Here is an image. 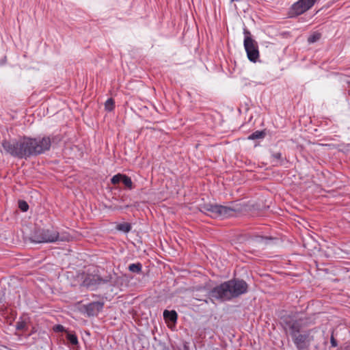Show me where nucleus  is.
Instances as JSON below:
<instances>
[{
	"label": "nucleus",
	"mask_w": 350,
	"mask_h": 350,
	"mask_svg": "<svg viewBox=\"0 0 350 350\" xmlns=\"http://www.w3.org/2000/svg\"><path fill=\"white\" fill-rule=\"evenodd\" d=\"M248 284L243 280L232 279L208 289L204 286H196L193 290V297L208 303V299L228 301L247 293Z\"/></svg>",
	"instance_id": "1"
},
{
	"label": "nucleus",
	"mask_w": 350,
	"mask_h": 350,
	"mask_svg": "<svg viewBox=\"0 0 350 350\" xmlns=\"http://www.w3.org/2000/svg\"><path fill=\"white\" fill-rule=\"evenodd\" d=\"M51 146L49 137H24L18 140L2 142L3 150L12 157L25 159L37 156L48 151Z\"/></svg>",
	"instance_id": "2"
},
{
	"label": "nucleus",
	"mask_w": 350,
	"mask_h": 350,
	"mask_svg": "<svg viewBox=\"0 0 350 350\" xmlns=\"http://www.w3.org/2000/svg\"><path fill=\"white\" fill-rule=\"evenodd\" d=\"M70 235L66 232H59L57 229L53 227L48 228H36L30 240L31 242L36 243H55L68 241L70 239Z\"/></svg>",
	"instance_id": "3"
},
{
	"label": "nucleus",
	"mask_w": 350,
	"mask_h": 350,
	"mask_svg": "<svg viewBox=\"0 0 350 350\" xmlns=\"http://www.w3.org/2000/svg\"><path fill=\"white\" fill-rule=\"evenodd\" d=\"M200 211L213 218H226L232 216L234 213V209L231 207L211 203L200 205Z\"/></svg>",
	"instance_id": "4"
},
{
	"label": "nucleus",
	"mask_w": 350,
	"mask_h": 350,
	"mask_svg": "<svg viewBox=\"0 0 350 350\" xmlns=\"http://www.w3.org/2000/svg\"><path fill=\"white\" fill-rule=\"evenodd\" d=\"M116 274H108L101 277L98 274H87L83 280V284L91 290L96 289L99 285L109 284L114 285L116 283Z\"/></svg>",
	"instance_id": "5"
},
{
	"label": "nucleus",
	"mask_w": 350,
	"mask_h": 350,
	"mask_svg": "<svg viewBox=\"0 0 350 350\" xmlns=\"http://www.w3.org/2000/svg\"><path fill=\"white\" fill-rule=\"evenodd\" d=\"M245 38L243 45L250 61L256 62L259 57V51L257 42L251 38L250 32L244 29Z\"/></svg>",
	"instance_id": "6"
},
{
	"label": "nucleus",
	"mask_w": 350,
	"mask_h": 350,
	"mask_svg": "<svg viewBox=\"0 0 350 350\" xmlns=\"http://www.w3.org/2000/svg\"><path fill=\"white\" fill-rule=\"evenodd\" d=\"M281 323L286 333L289 332L292 337L299 333L302 328L301 320L291 316L283 317Z\"/></svg>",
	"instance_id": "7"
},
{
	"label": "nucleus",
	"mask_w": 350,
	"mask_h": 350,
	"mask_svg": "<svg viewBox=\"0 0 350 350\" xmlns=\"http://www.w3.org/2000/svg\"><path fill=\"white\" fill-rule=\"evenodd\" d=\"M314 5V0H299L293 3L289 10L290 17L297 16L310 10Z\"/></svg>",
	"instance_id": "8"
},
{
	"label": "nucleus",
	"mask_w": 350,
	"mask_h": 350,
	"mask_svg": "<svg viewBox=\"0 0 350 350\" xmlns=\"http://www.w3.org/2000/svg\"><path fill=\"white\" fill-rule=\"evenodd\" d=\"M312 331V330L310 329L304 334L298 335L297 334L292 337L297 350H304L309 347L310 343L313 338V337L310 336Z\"/></svg>",
	"instance_id": "9"
},
{
	"label": "nucleus",
	"mask_w": 350,
	"mask_h": 350,
	"mask_svg": "<svg viewBox=\"0 0 350 350\" xmlns=\"http://www.w3.org/2000/svg\"><path fill=\"white\" fill-rule=\"evenodd\" d=\"M104 306L103 301H92L82 306V312L88 317L97 316L103 310Z\"/></svg>",
	"instance_id": "10"
},
{
	"label": "nucleus",
	"mask_w": 350,
	"mask_h": 350,
	"mask_svg": "<svg viewBox=\"0 0 350 350\" xmlns=\"http://www.w3.org/2000/svg\"><path fill=\"white\" fill-rule=\"evenodd\" d=\"M163 317L166 321L175 323L178 319V314L175 310H165L163 312Z\"/></svg>",
	"instance_id": "11"
},
{
	"label": "nucleus",
	"mask_w": 350,
	"mask_h": 350,
	"mask_svg": "<svg viewBox=\"0 0 350 350\" xmlns=\"http://www.w3.org/2000/svg\"><path fill=\"white\" fill-rule=\"evenodd\" d=\"M271 156L272 162H273L275 165H281L283 164L284 159L280 152H271Z\"/></svg>",
	"instance_id": "12"
},
{
	"label": "nucleus",
	"mask_w": 350,
	"mask_h": 350,
	"mask_svg": "<svg viewBox=\"0 0 350 350\" xmlns=\"http://www.w3.org/2000/svg\"><path fill=\"white\" fill-rule=\"evenodd\" d=\"M129 270L135 273H139L142 271V265L140 262L132 263L129 265Z\"/></svg>",
	"instance_id": "13"
},
{
	"label": "nucleus",
	"mask_w": 350,
	"mask_h": 350,
	"mask_svg": "<svg viewBox=\"0 0 350 350\" xmlns=\"http://www.w3.org/2000/svg\"><path fill=\"white\" fill-rule=\"evenodd\" d=\"M66 338L72 345H78V338L75 334L67 332Z\"/></svg>",
	"instance_id": "14"
},
{
	"label": "nucleus",
	"mask_w": 350,
	"mask_h": 350,
	"mask_svg": "<svg viewBox=\"0 0 350 350\" xmlns=\"http://www.w3.org/2000/svg\"><path fill=\"white\" fill-rule=\"evenodd\" d=\"M265 136V133L262 131H256L248 136L249 139H262Z\"/></svg>",
	"instance_id": "15"
},
{
	"label": "nucleus",
	"mask_w": 350,
	"mask_h": 350,
	"mask_svg": "<svg viewBox=\"0 0 350 350\" xmlns=\"http://www.w3.org/2000/svg\"><path fill=\"white\" fill-rule=\"evenodd\" d=\"M122 182L127 189L131 190L133 188V185L131 178L129 176H126V174L123 175Z\"/></svg>",
	"instance_id": "16"
},
{
	"label": "nucleus",
	"mask_w": 350,
	"mask_h": 350,
	"mask_svg": "<svg viewBox=\"0 0 350 350\" xmlns=\"http://www.w3.org/2000/svg\"><path fill=\"white\" fill-rule=\"evenodd\" d=\"M117 229L127 233L131 230V225L129 223L124 222L118 224Z\"/></svg>",
	"instance_id": "17"
},
{
	"label": "nucleus",
	"mask_w": 350,
	"mask_h": 350,
	"mask_svg": "<svg viewBox=\"0 0 350 350\" xmlns=\"http://www.w3.org/2000/svg\"><path fill=\"white\" fill-rule=\"evenodd\" d=\"M321 35L320 33L314 32L308 38V42L310 44L314 43L320 40Z\"/></svg>",
	"instance_id": "18"
},
{
	"label": "nucleus",
	"mask_w": 350,
	"mask_h": 350,
	"mask_svg": "<svg viewBox=\"0 0 350 350\" xmlns=\"http://www.w3.org/2000/svg\"><path fill=\"white\" fill-rule=\"evenodd\" d=\"M105 109L111 111L114 108V100L112 98H108L105 103Z\"/></svg>",
	"instance_id": "19"
},
{
	"label": "nucleus",
	"mask_w": 350,
	"mask_h": 350,
	"mask_svg": "<svg viewBox=\"0 0 350 350\" xmlns=\"http://www.w3.org/2000/svg\"><path fill=\"white\" fill-rule=\"evenodd\" d=\"M123 175L124 174H117L114 175L111 179V183L113 185H117L119 183L122 182Z\"/></svg>",
	"instance_id": "20"
},
{
	"label": "nucleus",
	"mask_w": 350,
	"mask_h": 350,
	"mask_svg": "<svg viewBox=\"0 0 350 350\" xmlns=\"http://www.w3.org/2000/svg\"><path fill=\"white\" fill-rule=\"evenodd\" d=\"M16 329L17 330H27V325L25 321H18L16 323Z\"/></svg>",
	"instance_id": "21"
},
{
	"label": "nucleus",
	"mask_w": 350,
	"mask_h": 350,
	"mask_svg": "<svg viewBox=\"0 0 350 350\" xmlns=\"http://www.w3.org/2000/svg\"><path fill=\"white\" fill-rule=\"evenodd\" d=\"M18 207L23 212H26L29 209V205L25 200L18 201Z\"/></svg>",
	"instance_id": "22"
},
{
	"label": "nucleus",
	"mask_w": 350,
	"mask_h": 350,
	"mask_svg": "<svg viewBox=\"0 0 350 350\" xmlns=\"http://www.w3.org/2000/svg\"><path fill=\"white\" fill-rule=\"evenodd\" d=\"M271 237H263V236H257L256 237V241L261 243V242H267L268 240H271Z\"/></svg>",
	"instance_id": "23"
},
{
	"label": "nucleus",
	"mask_w": 350,
	"mask_h": 350,
	"mask_svg": "<svg viewBox=\"0 0 350 350\" xmlns=\"http://www.w3.org/2000/svg\"><path fill=\"white\" fill-rule=\"evenodd\" d=\"M53 330L57 332H65V327L62 325H56L53 327Z\"/></svg>",
	"instance_id": "24"
},
{
	"label": "nucleus",
	"mask_w": 350,
	"mask_h": 350,
	"mask_svg": "<svg viewBox=\"0 0 350 350\" xmlns=\"http://www.w3.org/2000/svg\"><path fill=\"white\" fill-rule=\"evenodd\" d=\"M331 344H332V346H333V347H336L337 346V342L334 339L333 336L331 337Z\"/></svg>",
	"instance_id": "25"
},
{
	"label": "nucleus",
	"mask_w": 350,
	"mask_h": 350,
	"mask_svg": "<svg viewBox=\"0 0 350 350\" xmlns=\"http://www.w3.org/2000/svg\"><path fill=\"white\" fill-rule=\"evenodd\" d=\"M317 1V0H314V4L316 3V1Z\"/></svg>",
	"instance_id": "26"
}]
</instances>
